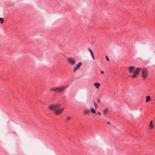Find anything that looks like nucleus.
Listing matches in <instances>:
<instances>
[{"label": "nucleus", "mask_w": 155, "mask_h": 155, "mask_svg": "<svg viewBox=\"0 0 155 155\" xmlns=\"http://www.w3.org/2000/svg\"><path fill=\"white\" fill-rule=\"evenodd\" d=\"M61 106L60 104H52L49 106V108L51 110H55L54 113L57 115H60L62 113L64 110V108L61 107L57 109Z\"/></svg>", "instance_id": "f257e3e1"}, {"label": "nucleus", "mask_w": 155, "mask_h": 155, "mask_svg": "<svg viewBox=\"0 0 155 155\" xmlns=\"http://www.w3.org/2000/svg\"><path fill=\"white\" fill-rule=\"evenodd\" d=\"M69 86V85H68L60 87H54L51 88V90L56 92H61L63 91L64 89L68 87Z\"/></svg>", "instance_id": "f03ea898"}, {"label": "nucleus", "mask_w": 155, "mask_h": 155, "mask_svg": "<svg viewBox=\"0 0 155 155\" xmlns=\"http://www.w3.org/2000/svg\"><path fill=\"white\" fill-rule=\"evenodd\" d=\"M142 76L143 79L146 78L148 75L147 70L146 68H143L141 71Z\"/></svg>", "instance_id": "7ed1b4c3"}, {"label": "nucleus", "mask_w": 155, "mask_h": 155, "mask_svg": "<svg viewBox=\"0 0 155 155\" xmlns=\"http://www.w3.org/2000/svg\"><path fill=\"white\" fill-rule=\"evenodd\" d=\"M68 60L70 64L72 66L74 65L76 63V59L72 57H69L68 58Z\"/></svg>", "instance_id": "20e7f679"}, {"label": "nucleus", "mask_w": 155, "mask_h": 155, "mask_svg": "<svg viewBox=\"0 0 155 155\" xmlns=\"http://www.w3.org/2000/svg\"><path fill=\"white\" fill-rule=\"evenodd\" d=\"M141 70V68H136L133 72V75L132 76V78H135V76L139 74V72Z\"/></svg>", "instance_id": "39448f33"}, {"label": "nucleus", "mask_w": 155, "mask_h": 155, "mask_svg": "<svg viewBox=\"0 0 155 155\" xmlns=\"http://www.w3.org/2000/svg\"><path fill=\"white\" fill-rule=\"evenodd\" d=\"M82 64V62H80L78 64H76L75 66L74 67L73 69V71L74 72L76 71H77L81 66Z\"/></svg>", "instance_id": "423d86ee"}, {"label": "nucleus", "mask_w": 155, "mask_h": 155, "mask_svg": "<svg viewBox=\"0 0 155 155\" xmlns=\"http://www.w3.org/2000/svg\"><path fill=\"white\" fill-rule=\"evenodd\" d=\"M88 50L90 52L93 59V60H94V54H93V53L92 51L91 50V49L89 48H88Z\"/></svg>", "instance_id": "0eeeda50"}, {"label": "nucleus", "mask_w": 155, "mask_h": 155, "mask_svg": "<svg viewBox=\"0 0 155 155\" xmlns=\"http://www.w3.org/2000/svg\"><path fill=\"white\" fill-rule=\"evenodd\" d=\"M134 68H135V67L134 66H131V67H129V71L130 72V73H132L133 72Z\"/></svg>", "instance_id": "6e6552de"}, {"label": "nucleus", "mask_w": 155, "mask_h": 155, "mask_svg": "<svg viewBox=\"0 0 155 155\" xmlns=\"http://www.w3.org/2000/svg\"><path fill=\"white\" fill-rule=\"evenodd\" d=\"M90 112V111L89 110H85L84 111L83 114L84 115H86L87 114H88Z\"/></svg>", "instance_id": "1a4fd4ad"}, {"label": "nucleus", "mask_w": 155, "mask_h": 155, "mask_svg": "<svg viewBox=\"0 0 155 155\" xmlns=\"http://www.w3.org/2000/svg\"><path fill=\"white\" fill-rule=\"evenodd\" d=\"M94 85L95 87L98 88L100 85V84L97 82H95L94 84Z\"/></svg>", "instance_id": "9d476101"}, {"label": "nucleus", "mask_w": 155, "mask_h": 155, "mask_svg": "<svg viewBox=\"0 0 155 155\" xmlns=\"http://www.w3.org/2000/svg\"><path fill=\"white\" fill-rule=\"evenodd\" d=\"M150 97L149 96H147L146 97V102H148V101H150Z\"/></svg>", "instance_id": "9b49d317"}, {"label": "nucleus", "mask_w": 155, "mask_h": 155, "mask_svg": "<svg viewBox=\"0 0 155 155\" xmlns=\"http://www.w3.org/2000/svg\"><path fill=\"white\" fill-rule=\"evenodd\" d=\"M91 112L93 114H95L96 112L95 110L93 108H91Z\"/></svg>", "instance_id": "f8f14e48"}, {"label": "nucleus", "mask_w": 155, "mask_h": 155, "mask_svg": "<svg viewBox=\"0 0 155 155\" xmlns=\"http://www.w3.org/2000/svg\"><path fill=\"white\" fill-rule=\"evenodd\" d=\"M152 121H151L150 124V126L151 128V129H152L153 127V125L152 124Z\"/></svg>", "instance_id": "ddd939ff"}, {"label": "nucleus", "mask_w": 155, "mask_h": 155, "mask_svg": "<svg viewBox=\"0 0 155 155\" xmlns=\"http://www.w3.org/2000/svg\"><path fill=\"white\" fill-rule=\"evenodd\" d=\"M4 22V20L2 18H0V22L1 24H2Z\"/></svg>", "instance_id": "4468645a"}, {"label": "nucleus", "mask_w": 155, "mask_h": 155, "mask_svg": "<svg viewBox=\"0 0 155 155\" xmlns=\"http://www.w3.org/2000/svg\"><path fill=\"white\" fill-rule=\"evenodd\" d=\"M94 104L95 106V107L96 108H97L98 107V105L94 101Z\"/></svg>", "instance_id": "2eb2a0df"}, {"label": "nucleus", "mask_w": 155, "mask_h": 155, "mask_svg": "<svg viewBox=\"0 0 155 155\" xmlns=\"http://www.w3.org/2000/svg\"><path fill=\"white\" fill-rule=\"evenodd\" d=\"M107 111V109L106 108L104 110V113L105 115L106 114V112Z\"/></svg>", "instance_id": "dca6fc26"}, {"label": "nucleus", "mask_w": 155, "mask_h": 155, "mask_svg": "<svg viewBox=\"0 0 155 155\" xmlns=\"http://www.w3.org/2000/svg\"><path fill=\"white\" fill-rule=\"evenodd\" d=\"M106 58L107 60L108 61H109V59L107 55L106 56Z\"/></svg>", "instance_id": "f3484780"}, {"label": "nucleus", "mask_w": 155, "mask_h": 155, "mask_svg": "<svg viewBox=\"0 0 155 155\" xmlns=\"http://www.w3.org/2000/svg\"><path fill=\"white\" fill-rule=\"evenodd\" d=\"M71 119V118L69 117H68L67 118V120H70Z\"/></svg>", "instance_id": "a211bd4d"}, {"label": "nucleus", "mask_w": 155, "mask_h": 155, "mask_svg": "<svg viewBox=\"0 0 155 155\" xmlns=\"http://www.w3.org/2000/svg\"><path fill=\"white\" fill-rule=\"evenodd\" d=\"M101 74H103L104 73V71H101Z\"/></svg>", "instance_id": "6ab92c4d"}, {"label": "nucleus", "mask_w": 155, "mask_h": 155, "mask_svg": "<svg viewBox=\"0 0 155 155\" xmlns=\"http://www.w3.org/2000/svg\"><path fill=\"white\" fill-rule=\"evenodd\" d=\"M98 114H99V115H101V113L99 112V111H98Z\"/></svg>", "instance_id": "aec40b11"}, {"label": "nucleus", "mask_w": 155, "mask_h": 155, "mask_svg": "<svg viewBox=\"0 0 155 155\" xmlns=\"http://www.w3.org/2000/svg\"><path fill=\"white\" fill-rule=\"evenodd\" d=\"M107 124H110V123L109 122H107Z\"/></svg>", "instance_id": "412c9836"}, {"label": "nucleus", "mask_w": 155, "mask_h": 155, "mask_svg": "<svg viewBox=\"0 0 155 155\" xmlns=\"http://www.w3.org/2000/svg\"><path fill=\"white\" fill-rule=\"evenodd\" d=\"M98 102L99 103H101V101H100V100H99H99H98Z\"/></svg>", "instance_id": "4be33fe9"}]
</instances>
